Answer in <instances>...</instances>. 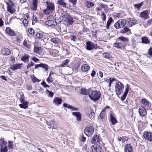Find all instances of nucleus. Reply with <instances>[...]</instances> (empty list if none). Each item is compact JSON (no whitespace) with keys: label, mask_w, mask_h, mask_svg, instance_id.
Masks as SVG:
<instances>
[{"label":"nucleus","mask_w":152,"mask_h":152,"mask_svg":"<svg viewBox=\"0 0 152 152\" xmlns=\"http://www.w3.org/2000/svg\"><path fill=\"white\" fill-rule=\"evenodd\" d=\"M88 92L89 97L91 100L94 101H97L100 97L101 94L99 91H92L89 89Z\"/></svg>","instance_id":"1"},{"label":"nucleus","mask_w":152,"mask_h":152,"mask_svg":"<svg viewBox=\"0 0 152 152\" xmlns=\"http://www.w3.org/2000/svg\"><path fill=\"white\" fill-rule=\"evenodd\" d=\"M115 86V91L117 95L121 94L123 92L124 86L121 82L119 81L116 83Z\"/></svg>","instance_id":"2"},{"label":"nucleus","mask_w":152,"mask_h":152,"mask_svg":"<svg viewBox=\"0 0 152 152\" xmlns=\"http://www.w3.org/2000/svg\"><path fill=\"white\" fill-rule=\"evenodd\" d=\"M99 46L96 44H95L90 41H87L86 43V49L88 50H91L93 49H96L99 48Z\"/></svg>","instance_id":"3"},{"label":"nucleus","mask_w":152,"mask_h":152,"mask_svg":"<svg viewBox=\"0 0 152 152\" xmlns=\"http://www.w3.org/2000/svg\"><path fill=\"white\" fill-rule=\"evenodd\" d=\"M94 128L92 126L88 125L85 129V134L88 137H90L93 134Z\"/></svg>","instance_id":"4"},{"label":"nucleus","mask_w":152,"mask_h":152,"mask_svg":"<svg viewBox=\"0 0 152 152\" xmlns=\"http://www.w3.org/2000/svg\"><path fill=\"white\" fill-rule=\"evenodd\" d=\"M126 23V21L124 19H120L115 23L114 27L116 29L123 27Z\"/></svg>","instance_id":"5"},{"label":"nucleus","mask_w":152,"mask_h":152,"mask_svg":"<svg viewBox=\"0 0 152 152\" xmlns=\"http://www.w3.org/2000/svg\"><path fill=\"white\" fill-rule=\"evenodd\" d=\"M47 7L46 9L43 10L44 13L47 15L49 14V12H47L48 11H49L52 12L54 10V5L53 4H52L50 2H47Z\"/></svg>","instance_id":"6"},{"label":"nucleus","mask_w":152,"mask_h":152,"mask_svg":"<svg viewBox=\"0 0 152 152\" xmlns=\"http://www.w3.org/2000/svg\"><path fill=\"white\" fill-rule=\"evenodd\" d=\"M102 145L98 144H94L91 148L92 152H102Z\"/></svg>","instance_id":"7"},{"label":"nucleus","mask_w":152,"mask_h":152,"mask_svg":"<svg viewBox=\"0 0 152 152\" xmlns=\"http://www.w3.org/2000/svg\"><path fill=\"white\" fill-rule=\"evenodd\" d=\"M86 113L87 116L90 117L91 119H94L95 114L94 111L91 109H87L86 111Z\"/></svg>","instance_id":"8"},{"label":"nucleus","mask_w":152,"mask_h":152,"mask_svg":"<svg viewBox=\"0 0 152 152\" xmlns=\"http://www.w3.org/2000/svg\"><path fill=\"white\" fill-rule=\"evenodd\" d=\"M149 12L147 10H145L142 12L140 14V17L144 18L145 20L148 19L149 18L148 15Z\"/></svg>","instance_id":"9"},{"label":"nucleus","mask_w":152,"mask_h":152,"mask_svg":"<svg viewBox=\"0 0 152 152\" xmlns=\"http://www.w3.org/2000/svg\"><path fill=\"white\" fill-rule=\"evenodd\" d=\"M100 137L99 135L95 134L93 137L91 141V142L94 144L96 143H99L100 142Z\"/></svg>","instance_id":"10"},{"label":"nucleus","mask_w":152,"mask_h":152,"mask_svg":"<svg viewBox=\"0 0 152 152\" xmlns=\"http://www.w3.org/2000/svg\"><path fill=\"white\" fill-rule=\"evenodd\" d=\"M144 138L150 141H152V134L149 132H145L143 134Z\"/></svg>","instance_id":"11"},{"label":"nucleus","mask_w":152,"mask_h":152,"mask_svg":"<svg viewBox=\"0 0 152 152\" xmlns=\"http://www.w3.org/2000/svg\"><path fill=\"white\" fill-rule=\"evenodd\" d=\"M5 32L7 34L11 36H15L16 34L14 31L12 30L10 27H7L5 30Z\"/></svg>","instance_id":"12"},{"label":"nucleus","mask_w":152,"mask_h":152,"mask_svg":"<svg viewBox=\"0 0 152 152\" xmlns=\"http://www.w3.org/2000/svg\"><path fill=\"white\" fill-rule=\"evenodd\" d=\"M62 101V99L58 97H56L53 100V103L55 105H59L61 104Z\"/></svg>","instance_id":"13"},{"label":"nucleus","mask_w":152,"mask_h":152,"mask_svg":"<svg viewBox=\"0 0 152 152\" xmlns=\"http://www.w3.org/2000/svg\"><path fill=\"white\" fill-rule=\"evenodd\" d=\"M139 113L141 116H145L147 114L145 108L142 107L140 108L139 110Z\"/></svg>","instance_id":"14"},{"label":"nucleus","mask_w":152,"mask_h":152,"mask_svg":"<svg viewBox=\"0 0 152 152\" xmlns=\"http://www.w3.org/2000/svg\"><path fill=\"white\" fill-rule=\"evenodd\" d=\"M47 124L49 126L50 128H53L56 129L57 128V126L56 124H55L54 121H47Z\"/></svg>","instance_id":"15"},{"label":"nucleus","mask_w":152,"mask_h":152,"mask_svg":"<svg viewBox=\"0 0 152 152\" xmlns=\"http://www.w3.org/2000/svg\"><path fill=\"white\" fill-rule=\"evenodd\" d=\"M33 51L39 55H41L42 53V49L41 47H38L35 46Z\"/></svg>","instance_id":"16"},{"label":"nucleus","mask_w":152,"mask_h":152,"mask_svg":"<svg viewBox=\"0 0 152 152\" xmlns=\"http://www.w3.org/2000/svg\"><path fill=\"white\" fill-rule=\"evenodd\" d=\"M22 64H14L11 66L10 68L13 70L15 71L17 69H20Z\"/></svg>","instance_id":"17"},{"label":"nucleus","mask_w":152,"mask_h":152,"mask_svg":"<svg viewBox=\"0 0 152 152\" xmlns=\"http://www.w3.org/2000/svg\"><path fill=\"white\" fill-rule=\"evenodd\" d=\"M110 117L111 122L113 125H114L117 123V121L115 117L114 114H113L112 112L110 114Z\"/></svg>","instance_id":"18"},{"label":"nucleus","mask_w":152,"mask_h":152,"mask_svg":"<svg viewBox=\"0 0 152 152\" xmlns=\"http://www.w3.org/2000/svg\"><path fill=\"white\" fill-rule=\"evenodd\" d=\"M7 11L11 14L13 13L15 11V9L13 7L14 4H7Z\"/></svg>","instance_id":"19"},{"label":"nucleus","mask_w":152,"mask_h":152,"mask_svg":"<svg viewBox=\"0 0 152 152\" xmlns=\"http://www.w3.org/2000/svg\"><path fill=\"white\" fill-rule=\"evenodd\" d=\"M125 152H133V148L130 144H126L124 149Z\"/></svg>","instance_id":"20"},{"label":"nucleus","mask_w":152,"mask_h":152,"mask_svg":"<svg viewBox=\"0 0 152 152\" xmlns=\"http://www.w3.org/2000/svg\"><path fill=\"white\" fill-rule=\"evenodd\" d=\"M45 24L49 26H52V27L56 26V22L53 20H48L45 21Z\"/></svg>","instance_id":"21"},{"label":"nucleus","mask_w":152,"mask_h":152,"mask_svg":"<svg viewBox=\"0 0 152 152\" xmlns=\"http://www.w3.org/2000/svg\"><path fill=\"white\" fill-rule=\"evenodd\" d=\"M128 23L129 25V26H132L136 23V20L133 18H129L127 19Z\"/></svg>","instance_id":"22"},{"label":"nucleus","mask_w":152,"mask_h":152,"mask_svg":"<svg viewBox=\"0 0 152 152\" xmlns=\"http://www.w3.org/2000/svg\"><path fill=\"white\" fill-rule=\"evenodd\" d=\"M72 114L76 117L78 121H80L81 120V114L80 112H73L72 113Z\"/></svg>","instance_id":"23"},{"label":"nucleus","mask_w":152,"mask_h":152,"mask_svg":"<svg viewBox=\"0 0 152 152\" xmlns=\"http://www.w3.org/2000/svg\"><path fill=\"white\" fill-rule=\"evenodd\" d=\"M65 20L66 22V23L69 25H71L73 23V18L69 16H68L65 18Z\"/></svg>","instance_id":"24"},{"label":"nucleus","mask_w":152,"mask_h":152,"mask_svg":"<svg viewBox=\"0 0 152 152\" xmlns=\"http://www.w3.org/2000/svg\"><path fill=\"white\" fill-rule=\"evenodd\" d=\"M113 46L115 47L121 49L122 48H124L126 46V45L121 43L116 42L113 44Z\"/></svg>","instance_id":"25"},{"label":"nucleus","mask_w":152,"mask_h":152,"mask_svg":"<svg viewBox=\"0 0 152 152\" xmlns=\"http://www.w3.org/2000/svg\"><path fill=\"white\" fill-rule=\"evenodd\" d=\"M81 70L82 72H86L90 69V66L87 64L82 65L81 67Z\"/></svg>","instance_id":"26"},{"label":"nucleus","mask_w":152,"mask_h":152,"mask_svg":"<svg viewBox=\"0 0 152 152\" xmlns=\"http://www.w3.org/2000/svg\"><path fill=\"white\" fill-rule=\"evenodd\" d=\"M30 56L27 54H25L21 58V60L25 63L29 62Z\"/></svg>","instance_id":"27"},{"label":"nucleus","mask_w":152,"mask_h":152,"mask_svg":"<svg viewBox=\"0 0 152 152\" xmlns=\"http://www.w3.org/2000/svg\"><path fill=\"white\" fill-rule=\"evenodd\" d=\"M2 53L4 55L7 56L10 54V50L7 48H4L2 49Z\"/></svg>","instance_id":"28"},{"label":"nucleus","mask_w":152,"mask_h":152,"mask_svg":"<svg viewBox=\"0 0 152 152\" xmlns=\"http://www.w3.org/2000/svg\"><path fill=\"white\" fill-rule=\"evenodd\" d=\"M32 7L31 8V9L33 10H37V6L38 1L37 0H32Z\"/></svg>","instance_id":"29"},{"label":"nucleus","mask_w":152,"mask_h":152,"mask_svg":"<svg viewBox=\"0 0 152 152\" xmlns=\"http://www.w3.org/2000/svg\"><path fill=\"white\" fill-rule=\"evenodd\" d=\"M22 104H19L20 107L22 108L26 109L28 107V102L25 101L21 102Z\"/></svg>","instance_id":"30"},{"label":"nucleus","mask_w":152,"mask_h":152,"mask_svg":"<svg viewBox=\"0 0 152 152\" xmlns=\"http://www.w3.org/2000/svg\"><path fill=\"white\" fill-rule=\"evenodd\" d=\"M36 38L38 39H42L45 38V36L43 33H38L36 35Z\"/></svg>","instance_id":"31"},{"label":"nucleus","mask_w":152,"mask_h":152,"mask_svg":"<svg viewBox=\"0 0 152 152\" xmlns=\"http://www.w3.org/2000/svg\"><path fill=\"white\" fill-rule=\"evenodd\" d=\"M114 22V20L111 17H110L109 18V19L107 21V24H106V28L107 29H109V27L110 26L111 24V23Z\"/></svg>","instance_id":"32"},{"label":"nucleus","mask_w":152,"mask_h":152,"mask_svg":"<svg viewBox=\"0 0 152 152\" xmlns=\"http://www.w3.org/2000/svg\"><path fill=\"white\" fill-rule=\"evenodd\" d=\"M57 2L60 5H61L65 8L67 7H66V4L64 1V0H58Z\"/></svg>","instance_id":"33"},{"label":"nucleus","mask_w":152,"mask_h":152,"mask_svg":"<svg viewBox=\"0 0 152 152\" xmlns=\"http://www.w3.org/2000/svg\"><path fill=\"white\" fill-rule=\"evenodd\" d=\"M40 67L43 68L45 72L47 71L48 69V66L47 64L42 63L40 64Z\"/></svg>","instance_id":"34"},{"label":"nucleus","mask_w":152,"mask_h":152,"mask_svg":"<svg viewBox=\"0 0 152 152\" xmlns=\"http://www.w3.org/2000/svg\"><path fill=\"white\" fill-rule=\"evenodd\" d=\"M142 104L144 105L145 107H148L149 106V102L145 99H142L141 101Z\"/></svg>","instance_id":"35"},{"label":"nucleus","mask_w":152,"mask_h":152,"mask_svg":"<svg viewBox=\"0 0 152 152\" xmlns=\"http://www.w3.org/2000/svg\"><path fill=\"white\" fill-rule=\"evenodd\" d=\"M142 42L144 44H148L150 43V41L148 40L147 37H143L142 38Z\"/></svg>","instance_id":"36"},{"label":"nucleus","mask_w":152,"mask_h":152,"mask_svg":"<svg viewBox=\"0 0 152 152\" xmlns=\"http://www.w3.org/2000/svg\"><path fill=\"white\" fill-rule=\"evenodd\" d=\"M53 72H50L49 75V77L46 79V80L48 83H52L53 81V77L51 76V74H53Z\"/></svg>","instance_id":"37"},{"label":"nucleus","mask_w":152,"mask_h":152,"mask_svg":"<svg viewBox=\"0 0 152 152\" xmlns=\"http://www.w3.org/2000/svg\"><path fill=\"white\" fill-rule=\"evenodd\" d=\"M118 40H121L122 42H127L129 41V39L121 36L118 37L117 38Z\"/></svg>","instance_id":"38"},{"label":"nucleus","mask_w":152,"mask_h":152,"mask_svg":"<svg viewBox=\"0 0 152 152\" xmlns=\"http://www.w3.org/2000/svg\"><path fill=\"white\" fill-rule=\"evenodd\" d=\"M129 31H130V30L128 27H125L120 31V33L123 34Z\"/></svg>","instance_id":"39"},{"label":"nucleus","mask_w":152,"mask_h":152,"mask_svg":"<svg viewBox=\"0 0 152 152\" xmlns=\"http://www.w3.org/2000/svg\"><path fill=\"white\" fill-rule=\"evenodd\" d=\"M7 142H5L4 139H1L0 140V146L1 147L6 146Z\"/></svg>","instance_id":"40"},{"label":"nucleus","mask_w":152,"mask_h":152,"mask_svg":"<svg viewBox=\"0 0 152 152\" xmlns=\"http://www.w3.org/2000/svg\"><path fill=\"white\" fill-rule=\"evenodd\" d=\"M26 18H25V19H24L23 21V23L25 26H27L28 24V21L27 20L29 18V16L27 14H26Z\"/></svg>","instance_id":"41"},{"label":"nucleus","mask_w":152,"mask_h":152,"mask_svg":"<svg viewBox=\"0 0 152 152\" xmlns=\"http://www.w3.org/2000/svg\"><path fill=\"white\" fill-rule=\"evenodd\" d=\"M46 94L48 95L49 97H52L54 95V93L52 91H49L48 89L46 91Z\"/></svg>","instance_id":"42"},{"label":"nucleus","mask_w":152,"mask_h":152,"mask_svg":"<svg viewBox=\"0 0 152 152\" xmlns=\"http://www.w3.org/2000/svg\"><path fill=\"white\" fill-rule=\"evenodd\" d=\"M103 56L104 57L107 59H110L111 58V56L110 54L108 52H106L105 53H104L103 54Z\"/></svg>","instance_id":"43"},{"label":"nucleus","mask_w":152,"mask_h":152,"mask_svg":"<svg viewBox=\"0 0 152 152\" xmlns=\"http://www.w3.org/2000/svg\"><path fill=\"white\" fill-rule=\"evenodd\" d=\"M143 2L138 4H134V7L136 8L137 9H139L142 5Z\"/></svg>","instance_id":"44"},{"label":"nucleus","mask_w":152,"mask_h":152,"mask_svg":"<svg viewBox=\"0 0 152 152\" xmlns=\"http://www.w3.org/2000/svg\"><path fill=\"white\" fill-rule=\"evenodd\" d=\"M7 146L1 147L0 152H7Z\"/></svg>","instance_id":"45"},{"label":"nucleus","mask_w":152,"mask_h":152,"mask_svg":"<svg viewBox=\"0 0 152 152\" xmlns=\"http://www.w3.org/2000/svg\"><path fill=\"white\" fill-rule=\"evenodd\" d=\"M69 62L68 59H66L64 60L63 62L61 64L60 66L61 67H64Z\"/></svg>","instance_id":"46"},{"label":"nucleus","mask_w":152,"mask_h":152,"mask_svg":"<svg viewBox=\"0 0 152 152\" xmlns=\"http://www.w3.org/2000/svg\"><path fill=\"white\" fill-rule=\"evenodd\" d=\"M91 32L92 34V37H93L96 38V34L97 33L98 31L96 30H94L93 31L91 30Z\"/></svg>","instance_id":"47"},{"label":"nucleus","mask_w":152,"mask_h":152,"mask_svg":"<svg viewBox=\"0 0 152 152\" xmlns=\"http://www.w3.org/2000/svg\"><path fill=\"white\" fill-rule=\"evenodd\" d=\"M80 93L81 94L84 95H87L88 94L87 90L86 89L84 88H82L81 90Z\"/></svg>","instance_id":"48"},{"label":"nucleus","mask_w":152,"mask_h":152,"mask_svg":"<svg viewBox=\"0 0 152 152\" xmlns=\"http://www.w3.org/2000/svg\"><path fill=\"white\" fill-rule=\"evenodd\" d=\"M87 7L88 8H91L94 5V4L91 1H87Z\"/></svg>","instance_id":"49"},{"label":"nucleus","mask_w":152,"mask_h":152,"mask_svg":"<svg viewBox=\"0 0 152 152\" xmlns=\"http://www.w3.org/2000/svg\"><path fill=\"white\" fill-rule=\"evenodd\" d=\"M58 39L56 38H53L50 39V41L55 44H57L58 42Z\"/></svg>","instance_id":"50"},{"label":"nucleus","mask_w":152,"mask_h":152,"mask_svg":"<svg viewBox=\"0 0 152 152\" xmlns=\"http://www.w3.org/2000/svg\"><path fill=\"white\" fill-rule=\"evenodd\" d=\"M63 106L69 109H71L72 106V105L66 103H64L63 104Z\"/></svg>","instance_id":"51"},{"label":"nucleus","mask_w":152,"mask_h":152,"mask_svg":"<svg viewBox=\"0 0 152 152\" xmlns=\"http://www.w3.org/2000/svg\"><path fill=\"white\" fill-rule=\"evenodd\" d=\"M70 38L72 40L74 41L75 42L77 40V39L76 36L73 35H71L70 36Z\"/></svg>","instance_id":"52"},{"label":"nucleus","mask_w":152,"mask_h":152,"mask_svg":"<svg viewBox=\"0 0 152 152\" xmlns=\"http://www.w3.org/2000/svg\"><path fill=\"white\" fill-rule=\"evenodd\" d=\"M41 84L42 85V86H43V87L45 88H46L47 87H48V88L50 87V86L49 85L47 84L46 82H45L44 81H42L41 83Z\"/></svg>","instance_id":"53"},{"label":"nucleus","mask_w":152,"mask_h":152,"mask_svg":"<svg viewBox=\"0 0 152 152\" xmlns=\"http://www.w3.org/2000/svg\"><path fill=\"white\" fill-rule=\"evenodd\" d=\"M82 31L84 33H86L87 34V33L89 32L90 31V30L88 28L84 27L83 28Z\"/></svg>","instance_id":"54"},{"label":"nucleus","mask_w":152,"mask_h":152,"mask_svg":"<svg viewBox=\"0 0 152 152\" xmlns=\"http://www.w3.org/2000/svg\"><path fill=\"white\" fill-rule=\"evenodd\" d=\"M100 7L103 8L104 10H106L108 8V6L107 5L102 3L101 4Z\"/></svg>","instance_id":"55"},{"label":"nucleus","mask_w":152,"mask_h":152,"mask_svg":"<svg viewBox=\"0 0 152 152\" xmlns=\"http://www.w3.org/2000/svg\"><path fill=\"white\" fill-rule=\"evenodd\" d=\"M40 80L37 79L35 76H34L32 78V81L33 83L39 82Z\"/></svg>","instance_id":"56"},{"label":"nucleus","mask_w":152,"mask_h":152,"mask_svg":"<svg viewBox=\"0 0 152 152\" xmlns=\"http://www.w3.org/2000/svg\"><path fill=\"white\" fill-rule=\"evenodd\" d=\"M105 113L104 112L102 111L99 115V116L101 118L103 119L105 117Z\"/></svg>","instance_id":"57"},{"label":"nucleus","mask_w":152,"mask_h":152,"mask_svg":"<svg viewBox=\"0 0 152 152\" xmlns=\"http://www.w3.org/2000/svg\"><path fill=\"white\" fill-rule=\"evenodd\" d=\"M102 17L103 21L105 20L106 18V15L104 12H102Z\"/></svg>","instance_id":"58"},{"label":"nucleus","mask_w":152,"mask_h":152,"mask_svg":"<svg viewBox=\"0 0 152 152\" xmlns=\"http://www.w3.org/2000/svg\"><path fill=\"white\" fill-rule=\"evenodd\" d=\"M29 32L31 34H34V31L31 28H30L28 29Z\"/></svg>","instance_id":"59"},{"label":"nucleus","mask_w":152,"mask_h":152,"mask_svg":"<svg viewBox=\"0 0 152 152\" xmlns=\"http://www.w3.org/2000/svg\"><path fill=\"white\" fill-rule=\"evenodd\" d=\"M126 94H124L121 97V99L122 101H124L127 96Z\"/></svg>","instance_id":"60"},{"label":"nucleus","mask_w":152,"mask_h":152,"mask_svg":"<svg viewBox=\"0 0 152 152\" xmlns=\"http://www.w3.org/2000/svg\"><path fill=\"white\" fill-rule=\"evenodd\" d=\"M126 87L125 91L124 94L127 95L129 91V87H128V84H127L126 85Z\"/></svg>","instance_id":"61"},{"label":"nucleus","mask_w":152,"mask_h":152,"mask_svg":"<svg viewBox=\"0 0 152 152\" xmlns=\"http://www.w3.org/2000/svg\"><path fill=\"white\" fill-rule=\"evenodd\" d=\"M122 142H124L125 141H127L128 140V138L125 136H123L122 137Z\"/></svg>","instance_id":"62"},{"label":"nucleus","mask_w":152,"mask_h":152,"mask_svg":"<svg viewBox=\"0 0 152 152\" xmlns=\"http://www.w3.org/2000/svg\"><path fill=\"white\" fill-rule=\"evenodd\" d=\"M148 53L150 56L152 57V48H150L148 50Z\"/></svg>","instance_id":"63"},{"label":"nucleus","mask_w":152,"mask_h":152,"mask_svg":"<svg viewBox=\"0 0 152 152\" xmlns=\"http://www.w3.org/2000/svg\"><path fill=\"white\" fill-rule=\"evenodd\" d=\"M35 152H43V151L41 149L36 148L35 149Z\"/></svg>","instance_id":"64"}]
</instances>
